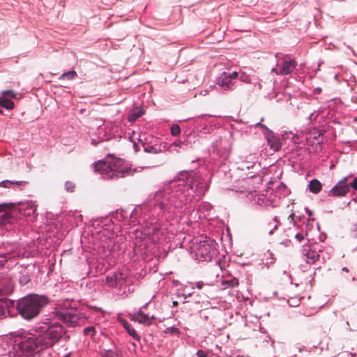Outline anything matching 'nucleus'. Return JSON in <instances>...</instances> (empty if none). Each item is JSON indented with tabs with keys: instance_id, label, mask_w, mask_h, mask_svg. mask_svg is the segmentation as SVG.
<instances>
[{
	"instance_id": "nucleus-1",
	"label": "nucleus",
	"mask_w": 357,
	"mask_h": 357,
	"mask_svg": "<svg viewBox=\"0 0 357 357\" xmlns=\"http://www.w3.org/2000/svg\"><path fill=\"white\" fill-rule=\"evenodd\" d=\"M66 333L63 326H59L45 331L35 330L22 337L18 344L19 349L26 356H31L45 348L50 347L57 343Z\"/></svg>"
},
{
	"instance_id": "nucleus-2",
	"label": "nucleus",
	"mask_w": 357,
	"mask_h": 357,
	"mask_svg": "<svg viewBox=\"0 0 357 357\" xmlns=\"http://www.w3.org/2000/svg\"><path fill=\"white\" fill-rule=\"evenodd\" d=\"M48 303L47 297L32 294L20 299L16 307L22 317L26 320H31L39 315Z\"/></svg>"
},
{
	"instance_id": "nucleus-3",
	"label": "nucleus",
	"mask_w": 357,
	"mask_h": 357,
	"mask_svg": "<svg viewBox=\"0 0 357 357\" xmlns=\"http://www.w3.org/2000/svg\"><path fill=\"white\" fill-rule=\"evenodd\" d=\"M94 169L106 178H123L131 173V169L122 168L121 159L114 158L110 160H99L94 164Z\"/></svg>"
},
{
	"instance_id": "nucleus-4",
	"label": "nucleus",
	"mask_w": 357,
	"mask_h": 357,
	"mask_svg": "<svg viewBox=\"0 0 357 357\" xmlns=\"http://www.w3.org/2000/svg\"><path fill=\"white\" fill-rule=\"evenodd\" d=\"M55 317L69 327L82 325L85 323L86 319L84 313L76 309L56 311Z\"/></svg>"
},
{
	"instance_id": "nucleus-5",
	"label": "nucleus",
	"mask_w": 357,
	"mask_h": 357,
	"mask_svg": "<svg viewBox=\"0 0 357 357\" xmlns=\"http://www.w3.org/2000/svg\"><path fill=\"white\" fill-rule=\"evenodd\" d=\"M16 213V207L13 203L0 204V225L5 226L8 224H13L15 221Z\"/></svg>"
},
{
	"instance_id": "nucleus-6",
	"label": "nucleus",
	"mask_w": 357,
	"mask_h": 357,
	"mask_svg": "<svg viewBox=\"0 0 357 357\" xmlns=\"http://www.w3.org/2000/svg\"><path fill=\"white\" fill-rule=\"evenodd\" d=\"M197 254L199 255L204 260L211 259L215 253V243L211 239H206L200 241L197 248Z\"/></svg>"
},
{
	"instance_id": "nucleus-7",
	"label": "nucleus",
	"mask_w": 357,
	"mask_h": 357,
	"mask_svg": "<svg viewBox=\"0 0 357 357\" xmlns=\"http://www.w3.org/2000/svg\"><path fill=\"white\" fill-rule=\"evenodd\" d=\"M349 190L350 188L349 185L347 183V178L344 177L328 192V195L331 197H344Z\"/></svg>"
},
{
	"instance_id": "nucleus-8",
	"label": "nucleus",
	"mask_w": 357,
	"mask_h": 357,
	"mask_svg": "<svg viewBox=\"0 0 357 357\" xmlns=\"http://www.w3.org/2000/svg\"><path fill=\"white\" fill-rule=\"evenodd\" d=\"M301 252L304 257V260L309 265L314 264L319 259V253L317 251L312 250L309 245H304Z\"/></svg>"
},
{
	"instance_id": "nucleus-9",
	"label": "nucleus",
	"mask_w": 357,
	"mask_h": 357,
	"mask_svg": "<svg viewBox=\"0 0 357 357\" xmlns=\"http://www.w3.org/2000/svg\"><path fill=\"white\" fill-rule=\"evenodd\" d=\"M296 66V62L290 59H284L283 60L282 66L279 70V73L281 75H287L292 73Z\"/></svg>"
},
{
	"instance_id": "nucleus-10",
	"label": "nucleus",
	"mask_w": 357,
	"mask_h": 357,
	"mask_svg": "<svg viewBox=\"0 0 357 357\" xmlns=\"http://www.w3.org/2000/svg\"><path fill=\"white\" fill-rule=\"evenodd\" d=\"M19 210L24 216L34 218L36 213V206L33 202H28L23 204Z\"/></svg>"
},
{
	"instance_id": "nucleus-11",
	"label": "nucleus",
	"mask_w": 357,
	"mask_h": 357,
	"mask_svg": "<svg viewBox=\"0 0 357 357\" xmlns=\"http://www.w3.org/2000/svg\"><path fill=\"white\" fill-rule=\"evenodd\" d=\"M203 179L196 173L191 174L188 181V186L194 191H197L202 188Z\"/></svg>"
},
{
	"instance_id": "nucleus-12",
	"label": "nucleus",
	"mask_w": 357,
	"mask_h": 357,
	"mask_svg": "<svg viewBox=\"0 0 357 357\" xmlns=\"http://www.w3.org/2000/svg\"><path fill=\"white\" fill-rule=\"evenodd\" d=\"M132 320L146 326L152 324L151 319L148 314L142 312V311H139L137 313L133 314Z\"/></svg>"
},
{
	"instance_id": "nucleus-13",
	"label": "nucleus",
	"mask_w": 357,
	"mask_h": 357,
	"mask_svg": "<svg viewBox=\"0 0 357 357\" xmlns=\"http://www.w3.org/2000/svg\"><path fill=\"white\" fill-rule=\"evenodd\" d=\"M155 198L158 201V205L161 209L167 208V206L168 205L169 197L167 195H165V192L162 191H159L156 193Z\"/></svg>"
},
{
	"instance_id": "nucleus-14",
	"label": "nucleus",
	"mask_w": 357,
	"mask_h": 357,
	"mask_svg": "<svg viewBox=\"0 0 357 357\" xmlns=\"http://www.w3.org/2000/svg\"><path fill=\"white\" fill-rule=\"evenodd\" d=\"M267 142L271 149L274 151H278L281 148V144L280 139L275 137L273 134H268L267 135Z\"/></svg>"
},
{
	"instance_id": "nucleus-15",
	"label": "nucleus",
	"mask_w": 357,
	"mask_h": 357,
	"mask_svg": "<svg viewBox=\"0 0 357 357\" xmlns=\"http://www.w3.org/2000/svg\"><path fill=\"white\" fill-rule=\"evenodd\" d=\"M218 84L222 86L225 90H231L234 89V83L229 79L226 73H224V75L219 79Z\"/></svg>"
},
{
	"instance_id": "nucleus-16",
	"label": "nucleus",
	"mask_w": 357,
	"mask_h": 357,
	"mask_svg": "<svg viewBox=\"0 0 357 357\" xmlns=\"http://www.w3.org/2000/svg\"><path fill=\"white\" fill-rule=\"evenodd\" d=\"M26 184L25 181H11L9 180H5L0 182V187L9 188L11 185H15L18 189L22 190V187H24Z\"/></svg>"
},
{
	"instance_id": "nucleus-17",
	"label": "nucleus",
	"mask_w": 357,
	"mask_h": 357,
	"mask_svg": "<svg viewBox=\"0 0 357 357\" xmlns=\"http://www.w3.org/2000/svg\"><path fill=\"white\" fill-rule=\"evenodd\" d=\"M308 187L311 192L317 194L321 190L322 185L319 180L314 178L310 182Z\"/></svg>"
},
{
	"instance_id": "nucleus-18",
	"label": "nucleus",
	"mask_w": 357,
	"mask_h": 357,
	"mask_svg": "<svg viewBox=\"0 0 357 357\" xmlns=\"http://www.w3.org/2000/svg\"><path fill=\"white\" fill-rule=\"evenodd\" d=\"M14 102L6 97L3 96L0 97V107H4L7 109H12L14 108Z\"/></svg>"
},
{
	"instance_id": "nucleus-19",
	"label": "nucleus",
	"mask_w": 357,
	"mask_h": 357,
	"mask_svg": "<svg viewBox=\"0 0 357 357\" xmlns=\"http://www.w3.org/2000/svg\"><path fill=\"white\" fill-rule=\"evenodd\" d=\"M123 325L130 336L136 340H139V336L137 335L136 331L132 327H131L126 321L123 322Z\"/></svg>"
},
{
	"instance_id": "nucleus-20",
	"label": "nucleus",
	"mask_w": 357,
	"mask_h": 357,
	"mask_svg": "<svg viewBox=\"0 0 357 357\" xmlns=\"http://www.w3.org/2000/svg\"><path fill=\"white\" fill-rule=\"evenodd\" d=\"M8 306V301L0 299V319L5 317L6 310Z\"/></svg>"
},
{
	"instance_id": "nucleus-21",
	"label": "nucleus",
	"mask_w": 357,
	"mask_h": 357,
	"mask_svg": "<svg viewBox=\"0 0 357 357\" xmlns=\"http://www.w3.org/2000/svg\"><path fill=\"white\" fill-rule=\"evenodd\" d=\"M119 279L116 274H114L106 278L105 283L109 287H114L116 285V280Z\"/></svg>"
},
{
	"instance_id": "nucleus-22",
	"label": "nucleus",
	"mask_w": 357,
	"mask_h": 357,
	"mask_svg": "<svg viewBox=\"0 0 357 357\" xmlns=\"http://www.w3.org/2000/svg\"><path fill=\"white\" fill-rule=\"evenodd\" d=\"M238 280L237 278H232L229 280H224L222 282V285L227 287H237L238 286Z\"/></svg>"
},
{
	"instance_id": "nucleus-23",
	"label": "nucleus",
	"mask_w": 357,
	"mask_h": 357,
	"mask_svg": "<svg viewBox=\"0 0 357 357\" xmlns=\"http://www.w3.org/2000/svg\"><path fill=\"white\" fill-rule=\"evenodd\" d=\"M76 76H77V73L75 70H70L69 72L63 73L59 77V79H68L71 80V79H75Z\"/></svg>"
},
{
	"instance_id": "nucleus-24",
	"label": "nucleus",
	"mask_w": 357,
	"mask_h": 357,
	"mask_svg": "<svg viewBox=\"0 0 357 357\" xmlns=\"http://www.w3.org/2000/svg\"><path fill=\"white\" fill-rule=\"evenodd\" d=\"M101 357H120L116 351L111 349L105 350L100 354Z\"/></svg>"
},
{
	"instance_id": "nucleus-25",
	"label": "nucleus",
	"mask_w": 357,
	"mask_h": 357,
	"mask_svg": "<svg viewBox=\"0 0 357 357\" xmlns=\"http://www.w3.org/2000/svg\"><path fill=\"white\" fill-rule=\"evenodd\" d=\"M194 172H182L180 173V175L178 176L179 181H187L188 182L190 180V178L191 176V174H193Z\"/></svg>"
},
{
	"instance_id": "nucleus-26",
	"label": "nucleus",
	"mask_w": 357,
	"mask_h": 357,
	"mask_svg": "<svg viewBox=\"0 0 357 357\" xmlns=\"http://www.w3.org/2000/svg\"><path fill=\"white\" fill-rule=\"evenodd\" d=\"M96 333V329L93 326H89L84 329V334L85 335H89L91 337L94 336Z\"/></svg>"
},
{
	"instance_id": "nucleus-27",
	"label": "nucleus",
	"mask_w": 357,
	"mask_h": 357,
	"mask_svg": "<svg viewBox=\"0 0 357 357\" xmlns=\"http://www.w3.org/2000/svg\"><path fill=\"white\" fill-rule=\"evenodd\" d=\"M75 188V184L72 181H66L65 183V189L67 192H73Z\"/></svg>"
},
{
	"instance_id": "nucleus-28",
	"label": "nucleus",
	"mask_w": 357,
	"mask_h": 357,
	"mask_svg": "<svg viewBox=\"0 0 357 357\" xmlns=\"http://www.w3.org/2000/svg\"><path fill=\"white\" fill-rule=\"evenodd\" d=\"M180 132L181 128L178 125L174 124L171 126V134L173 136H177L180 134Z\"/></svg>"
},
{
	"instance_id": "nucleus-29",
	"label": "nucleus",
	"mask_w": 357,
	"mask_h": 357,
	"mask_svg": "<svg viewBox=\"0 0 357 357\" xmlns=\"http://www.w3.org/2000/svg\"><path fill=\"white\" fill-rule=\"evenodd\" d=\"M2 96L5 97H10L11 98H15L16 94L12 90H6L2 92Z\"/></svg>"
},
{
	"instance_id": "nucleus-30",
	"label": "nucleus",
	"mask_w": 357,
	"mask_h": 357,
	"mask_svg": "<svg viewBox=\"0 0 357 357\" xmlns=\"http://www.w3.org/2000/svg\"><path fill=\"white\" fill-rule=\"evenodd\" d=\"M165 333L178 335L179 334V331L176 327H169L166 328Z\"/></svg>"
},
{
	"instance_id": "nucleus-31",
	"label": "nucleus",
	"mask_w": 357,
	"mask_h": 357,
	"mask_svg": "<svg viewBox=\"0 0 357 357\" xmlns=\"http://www.w3.org/2000/svg\"><path fill=\"white\" fill-rule=\"evenodd\" d=\"M241 81L245 82V83H250L251 79L248 75H247L245 73H242L240 77Z\"/></svg>"
},
{
	"instance_id": "nucleus-32",
	"label": "nucleus",
	"mask_w": 357,
	"mask_h": 357,
	"mask_svg": "<svg viewBox=\"0 0 357 357\" xmlns=\"http://www.w3.org/2000/svg\"><path fill=\"white\" fill-rule=\"evenodd\" d=\"M350 235L354 238H357V225H355L350 231Z\"/></svg>"
},
{
	"instance_id": "nucleus-33",
	"label": "nucleus",
	"mask_w": 357,
	"mask_h": 357,
	"mask_svg": "<svg viewBox=\"0 0 357 357\" xmlns=\"http://www.w3.org/2000/svg\"><path fill=\"white\" fill-rule=\"evenodd\" d=\"M142 114V113H137V114H132L131 116H130L129 117V121H135L137 118H139V116H141Z\"/></svg>"
},
{
	"instance_id": "nucleus-34",
	"label": "nucleus",
	"mask_w": 357,
	"mask_h": 357,
	"mask_svg": "<svg viewBox=\"0 0 357 357\" xmlns=\"http://www.w3.org/2000/svg\"><path fill=\"white\" fill-rule=\"evenodd\" d=\"M144 151L148 153H156V149L153 146H146L144 148Z\"/></svg>"
},
{
	"instance_id": "nucleus-35",
	"label": "nucleus",
	"mask_w": 357,
	"mask_h": 357,
	"mask_svg": "<svg viewBox=\"0 0 357 357\" xmlns=\"http://www.w3.org/2000/svg\"><path fill=\"white\" fill-rule=\"evenodd\" d=\"M238 75V73L236 71H234L229 75H227V77L229 78V79H230L231 81L232 79L237 78Z\"/></svg>"
},
{
	"instance_id": "nucleus-36",
	"label": "nucleus",
	"mask_w": 357,
	"mask_h": 357,
	"mask_svg": "<svg viewBox=\"0 0 357 357\" xmlns=\"http://www.w3.org/2000/svg\"><path fill=\"white\" fill-rule=\"evenodd\" d=\"M7 255H0V266H3L4 263L6 261Z\"/></svg>"
},
{
	"instance_id": "nucleus-37",
	"label": "nucleus",
	"mask_w": 357,
	"mask_h": 357,
	"mask_svg": "<svg viewBox=\"0 0 357 357\" xmlns=\"http://www.w3.org/2000/svg\"><path fill=\"white\" fill-rule=\"evenodd\" d=\"M295 238L298 241V242H301L302 241L304 240V235L301 234V233H298V234H296L295 235Z\"/></svg>"
},
{
	"instance_id": "nucleus-38",
	"label": "nucleus",
	"mask_w": 357,
	"mask_h": 357,
	"mask_svg": "<svg viewBox=\"0 0 357 357\" xmlns=\"http://www.w3.org/2000/svg\"><path fill=\"white\" fill-rule=\"evenodd\" d=\"M197 357H208V355L203 350H198L197 351Z\"/></svg>"
},
{
	"instance_id": "nucleus-39",
	"label": "nucleus",
	"mask_w": 357,
	"mask_h": 357,
	"mask_svg": "<svg viewBox=\"0 0 357 357\" xmlns=\"http://www.w3.org/2000/svg\"><path fill=\"white\" fill-rule=\"evenodd\" d=\"M350 186L355 190H357V178L354 179V181L350 183L349 187Z\"/></svg>"
},
{
	"instance_id": "nucleus-40",
	"label": "nucleus",
	"mask_w": 357,
	"mask_h": 357,
	"mask_svg": "<svg viewBox=\"0 0 357 357\" xmlns=\"http://www.w3.org/2000/svg\"><path fill=\"white\" fill-rule=\"evenodd\" d=\"M272 72H274V73H275V74H277V75H280V73H279V70H277V69H276V68H275L272 69Z\"/></svg>"
},
{
	"instance_id": "nucleus-41",
	"label": "nucleus",
	"mask_w": 357,
	"mask_h": 357,
	"mask_svg": "<svg viewBox=\"0 0 357 357\" xmlns=\"http://www.w3.org/2000/svg\"><path fill=\"white\" fill-rule=\"evenodd\" d=\"M342 271H345V272H349V269H348L347 267H344V268H342Z\"/></svg>"
},
{
	"instance_id": "nucleus-42",
	"label": "nucleus",
	"mask_w": 357,
	"mask_h": 357,
	"mask_svg": "<svg viewBox=\"0 0 357 357\" xmlns=\"http://www.w3.org/2000/svg\"><path fill=\"white\" fill-rule=\"evenodd\" d=\"M202 285L201 284H199V283H198V284H197V287L199 289H201V288H202Z\"/></svg>"
},
{
	"instance_id": "nucleus-43",
	"label": "nucleus",
	"mask_w": 357,
	"mask_h": 357,
	"mask_svg": "<svg viewBox=\"0 0 357 357\" xmlns=\"http://www.w3.org/2000/svg\"><path fill=\"white\" fill-rule=\"evenodd\" d=\"M351 355L352 356V357H356V354L351 353Z\"/></svg>"
},
{
	"instance_id": "nucleus-44",
	"label": "nucleus",
	"mask_w": 357,
	"mask_h": 357,
	"mask_svg": "<svg viewBox=\"0 0 357 357\" xmlns=\"http://www.w3.org/2000/svg\"><path fill=\"white\" fill-rule=\"evenodd\" d=\"M176 304H177L176 301L174 302V305H176Z\"/></svg>"
},
{
	"instance_id": "nucleus-45",
	"label": "nucleus",
	"mask_w": 357,
	"mask_h": 357,
	"mask_svg": "<svg viewBox=\"0 0 357 357\" xmlns=\"http://www.w3.org/2000/svg\"><path fill=\"white\" fill-rule=\"evenodd\" d=\"M2 114V110H1V109H0V114Z\"/></svg>"
}]
</instances>
